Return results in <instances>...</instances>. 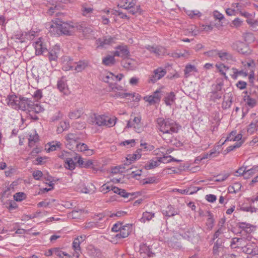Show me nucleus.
<instances>
[{"label":"nucleus","instance_id":"9d476101","mask_svg":"<svg viewBox=\"0 0 258 258\" xmlns=\"http://www.w3.org/2000/svg\"><path fill=\"white\" fill-rule=\"evenodd\" d=\"M115 49L116 50L113 52L114 56L126 58L130 55V51L126 45H118Z\"/></svg>","mask_w":258,"mask_h":258},{"label":"nucleus","instance_id":"9b49d317","mask_svg":"<svg viewBox=\"0 0 258 258\" xmlns=\"http://www.w3.org/2000/svg\"><path fill=\"white\" fill-rule=\"evenodd\" d=\"M242 251L247 254L252 255H258V247L254 243L249 242L242 247Z\"/></svg>","mask_w":258,"mask_h":258},{"label":"nucleus","instance_id":"052dcab7","mask_svg":"<svg viewBox=\"0 0 258 258\" xmlns=\"http://www.w3.org/2000/svg\"><path fill=\"white\" fill-rule=\"evenodd\" d=\"M97 223L94 222H89L85 224L84 228L85 229H91L93 228L97 227Z\"/></svg>","mask_w":258,"mask_h":258},{"label":"nucleus","instance_id":"473e14b6","mask_svg":"<svg viewBox=\"0 0 258 258\" xmlns=\"http://www.w3.org/2000/svg\"><path fill=\"white\" fill-rule=\"evenodd\" d=\"M82 114V111L81 110L78 109L76 110H73L69 112V117L70 118L72 119H75L79 118L81 114Z\"/></svg>","mask_w":258,"mask_h":258},{"label":"nucleus","instance_id":"37998d69","mask_svg":"<svg viewBox=\"0 0 258 258\" xmlns=\"http://www.w3.org/2000/svg\"><path fill=\"white\" fill-rule=\"evenodd\" d=\"M214 223V219L213 218V216L211 213L209 212L208 218L207 220L206 225L209 229H211L213 227Z\"/></svg>","mask_w":258,"mask_h":258},{"label":"nucleus","instance_id":"a18cd8bd","mask_svg":"<svg viewBox=\"0 0 258 258\" xmlns=\"http://www.w3.org/2000/svg\"><path fill=\"white\" fill-rule=\"evenodd\" d=\"M225 230V228L224 227H222V225L219 227L218 229L215 232L213 235L212 241H214L216 238H218L220 235L223 234Z\"/></svg>","mask_w":258,"mask_h":258},{"label":"nucleus","instance_id":"f257e3e1","mask_svg":"<svg viewBox=\"0 0 258 258\" xmlns=\"http://www.w3.org/2000/svg\"><path fill=\"white\" fill-rule=\"evenodd\" d=\"M53 24H49V32L52 35L70 36L74 33L76 25L73 22H62L58 19L52 20Z\"/></svg>","mask_w":258,"mask_h":258},{"label":"nucleus","instance_id":"338daca9","mask_svg":"<svg viewBox=\"0 0 258 258\" xmlns=\"http://www.w3.org/2000/svg\"><path fill=\"white\" fill-rule=\"evenodd\" d=\"M144 99L146 101L148 102L151 105L156 103V101H155L152 95L149 96L145 97Z\"/></svg>","mask_w":258,"mask_h":258},{"label":"nucleus","instance_id":"7c9ffc66","mask_svg":"<svg viewBox=\"0 0 258 258\" xmlns=\"http://www.w3.org/2000/svg\"><path fill=\"white\" fill-rule=\"evenodd\" d=\"M30 111H34L37 113H40V112L44 111V109L39 104H38V103L34 104L32 102V105H31V106L30 107Z\"/></svg>","mask_w":258,"mask_h":258},{"label":"nucleus","instance_id":"13d9d810","mask_svg":"<svg viewBox=\"0 0 258 258\" xmlns=\"http://www.w3.org/2000/svg\"><path fill=\"white\" fill-rule=\"evenodd\" d=\"M126 215V212L123 211H117L116 213H112L109 215V217L111 218H113L114 217H120L124 216Z\"/></svg>","mask_w":258,"mask_h":258},{"label":"nucleus","instance_id":"6ab92c4d","mask_svg":"<svg viewBox=\"0 0 258 258\" xmlns=\"http://www.w3.org/2000/svg\"><path fill=\"white\" fill-rule=\"evenodd\" d=\"M223 242L218 239L214 243L213 247V253L215 255H219L221 250H223Z\"/></svg>","mask_w":258,"mask_h":258},{"label":"nucleus","instance_id":"0eeeda50","mask_svg":"<svg viewBox=\"0 0 258 258\" xmlns=\"http://www.w3.org/2000/svg\"><path fill=\"white\" fill-rule=\"evenodd\" d=\"M141 121L140 116L135 117L132 121L131 120L127 121L126 127H133L136 132L141 133L143 131V124Z\"/></svg>","mask_w":258,"mask_h":258},{"label":"nucleus","instance_id":"f03ea898","mask_svg":"<svg viewBox=\"0 0 258 258\" xmlns=\"http://www.w3.org/2000/svg\"><path fill=\"white\" fill-rule=\"evenodd\" d=\"M157 123L159 130L163 135L169 138H171L173 134L177 133L180 127L175 121L169 118H158L157 119Z\"/></svg>","mask_w":258,"mask_h":258},{"label":"nucleus","instance_id":"e433bc0d","mask_svg":"<svg viewBox=\"0 0 258 258\" xmlns=\"http://www.w3.org/2000/svg\"><path fill=\"white\" fill-rule=\"evenodd\" d=\"M140 251H141V253L144 252V253H147V255L149 257H152V256H153L155 255V253L152 252L150 250V248L148 246H147L146 245H145V244H143V245L141 246V247H140Z\"/></svg>","mask_w":258,"mask_h":258},{"label":"nucleus","instance_id":"f3484780","mask_svg":"<svg viewBox=\"0 0 258 258\" xmlns=\"http://www.w3.org/2000/svg\"><path fill=\"white\" fill-rule=\"evenodd\" d=\"M145 48L151 53H153L158 56L164 55L165 52V49L162 46L147 45L145 46Z\"/></svg>","mask_w":258,"mask_h":258},{"label":"nucleus","instance_id":"39448f33","mask_svg":"<svg viewBox=\"0 0 258 258\" xmlns=\"http://www.w3.org/2000/svg\"><path fill=\"white\" fill-rule=\"evenodd\" d=\"M66 139V145L70 150L74 149L75 146L80 139V136L78 133H69L65 137Z\"/></svg>","mask_w":258,"mask_h":258},{"label":"nucleus","instance_id":"7ed1b4c3","mask_svg":"<svg viewBox=\"0 0 258 258\" xmlns=\"http://www.w3.org/2000/svg\"><path fill=\"white\" fill-rule=\"evenodd\" d=\"M136 3V0H119L117 6L122 9L128 10L130 14L135 15L137 13V10L134 8Z\"/></svg>","mask_w":258,"mask_h":258},{"label":"nucleus","instance_id":"2f4dec72","mask_svg":"<svg viewBox=\"0 0 258 258\" xmlns=\"http://www.w3.org/2000/svg\"><path fill=\"white\" fill-rule=\"evenodd\" d=\"M193 71L197 72V70L195 66L191 64L186 65L184 71L185 77L187 78Z\"/></svg>","mask_w":258,"mask_h":258},{"label":"nucleus","instance_id":"774afa93","mask_svg":"<svg viewBox=\"0 0 258 258\" xmlns=\"http://www.w3.org/2000/svg\"><path fill=\"white\" fill-rule=\"evenodd\" d=\"M206 200L210 203H213L216 201L217 198L215 195L209 194L206 196Z\"/></svg>","mask_w":258,"mask_h":258},{"label":"nucleus","instance_id":"b1692460","mask_svg":"<svg viewBox=\"0 0 258 258\" xmlns=\"http://www.w3.org/2000/svg\"><path fill=\"white\" fill-rule=\"evenodd\" d=\"M57 88L59 90L62 92L64 94H67L68 92V88L67 85L63 79H61L57 82Z\"/></svg>","mask_w":258,"mask_h":258},{"label":"nucleus","instance_id":"1a4fd4ad","mask_svg":"<svg viewBox=\"0 0 258 258\" xmlns=\"http://www.w3.org/2000/svg\"><path fill=\"white\" fill-rule=\"evenodd\" d=\"M166 74L165 69L162 68H158L153 71V74L150 77V82L155 83L161 79Z\"/></svg>","mask_w":258,"mask_h":258},{"label":"nucleus","instance_id":"4c0bfd02","mask_svg":"<svg viewBox=\"0 0 258 258\" xmlns=\"http://www.w3.org/2000/svg\"><path fill=\"white\" fill-rule=\"evenodd\" d=\"M222 94L223 92H217L213 90L211 92L210 99L212 101H215L216 100L220 99L221 98Z\"/></svg>","mask_w":258,"mask_h":258},{"label":"nucleus","instance_id":"4d7b16f0","mask_svg":"<svg viewBox=\"0 0 258 258\" xmlns=\"http://www.w3.org/2000/svg\"><path fill=\"white\" fill-rule=\"evenodd\" d=\"M109 86L111 88V91L112 92H116L117 90H122L123 88L121 86L118 85L116 84L111 83L109 84Z\"/></svg>","mask_w":258,"mask_h":258},{"label":"nucleus","instance_id":"393cba45","mask_svg":"<svg viewBox=\"0 0 258 258\" xmlns=\"http://www.w3.org/2000/svg\"><path fill=\"white\" fill-rule=\"evenodd\" d=\"M114 55H108L102 59V64L105 66H110L115 64V60Z\"/></svg>","mask_w":258,"mask_h":258},{"label":"nucleus","instance_id":"2eb2a0df","mask_svg":"<svg viewBox=\"0 0 258 258\" xmlns=\"http://www.w3.org/2000/svg\"><path fill=\"white\" fill-rule=\"evenodd\" d=\"M34 46L35 48L36 54H44L47 52V49L42 42V38H39L38 40L34 43Z\"/></svg>","mask_w":258,"mask_h":258},{"label":"nucleus","instance_id":"c9c22d12","mask_svg":"<svg viewBox=\"0 0 258 258\" xmlns=\"http://www.w3.org/2000/svg\"><path fill=\"white\" fill-rule=\"evenodd\" d=\"M140 251H141V253L144 252V253H147V255L149 257H152V256H153L155 255V253L152 252L150 250V248L148 246H147L146 245H145V244H143V245L141 246V247H140Z\"/></svg>","mask_w":258,"mask_h":258},{"label":"nucleus","instance_id":"bb28decb","mask_svg":"<svg viewBox=\"0 0 258 258\" xmlns=\"http://www.w3.org/2000/svg\"><path fill=\"white\" fill-rule=\"evenodd\" d=\"M116 120L117 118L115 116H113L112 118H109L105 116L104 126L108 127L113 126L115 124Z\"/></svg>","mask_w":258,"mask_h":258},{"label":"nucleus","instance_id":"c756f323","mask_svg":"<svg viewBox=\"0 0 258 258\" xmlns=\"http://www.w3.org/2000/svg\"><path fill=\"white\" fill-rule=\"evenodd\" d=\"M243 239L241 238L234 237L233 238L230 242V246L232 248H235L239 245H242V241Z\"/></svg>","mask_w":258,"mask_h":258},{"label":"nucleus","instance_id":"423d86ee","mask_svg":"<svg viewBox=\"0 0 258 258\" xmlns=\"http://www.w3.org/2000/svg\"><path fill=\"white\" fill-rule=\"evenodd\" d=\"M104 115H99L95 113L91 114L88 119V122L89 124L99 126H104Z\"/></svg>","mask_w":258,"mask_h":258},{"label":"nucleus","instance_id":"20e7f679","mask_svg":"<svg viewBox=\"0 0 258 258\" xmlns=\"http://www.w3.org/2000/svg\"><path fill=\"white\" fill-rule=\"evenodd\" d=\"M116 38L114 36L110 35L105 36L101 38H98L96 40V45L97 48H105L107 46L112 45L115 43Z\"/></svg>","mask_w":258,"mask_h":258},{"label":"nucleus","instance_id":"f704fd0d","mask_svg":"<svg viewBox=\"0 0 258 258\" xmlns=\"http://www.w3.org/2000/svg\"><path fill=\"white\" fill-rule=\"evenodd\" d=\"M154 217V213L145 212L143 214V216L141 219L142 222L145 223L146 221H150L153 217Z\"/></svg>","mask_w":258,"mask_h":258},{"label":"nucleus","instance_id":"c03bdc74","mask_svg":"<svg viewBox=\"0 0 258 258\" xmlns=\"http://www.w3.org/2000/svg\"><path fill=\"white\" fill-rule=\"evenodd\" d=\"M26 198V194L22 192H17L14 195V200L17 202H21L25 199Z\"/></svg>","mask_w":258,"mask_h":258},{"label":"nucleus","instance_id":"c85d7f7f","mask_svg":"<svg viewBox=\"0 0 258 258\" xmlns=\"http://www.w3.org/2000/svg\"><path fill=\"white\" fill-rule=\"evenodd\" d=\"M160 164L159 162V160L158 158L156 160H150L148 163L145 164V168L147 170H149L151 169H153L157 166H158Z\"/></svg>","mask_w":258,"mask_h":258},{"label":"nucleus","instance_id":"dca6fc26","mask_svg":"<svg viewBox=\"0 0 258 258\" xmlns=\"http://www.w3.org/2000/svg\"><path fill=\"white\" fill-rule=\"evenodd\" d=\"M60 52V47L58 45H55L47 53V56L50 61H56L58 58V54Z\"/></svg>","mask_w":258,"mask_h":258},{"label":"nucleus","instance_id":"5fc2aeb1","mask_svg":"<svg viewBox=\"0 0 258 258\" xmlns=\"http://www.w3.org/2000/svg\"><path fill=\"white\" fill-rule=\"evenodd\" d=\"M71 153L72 152H69L67 151H63L61 152V153L58 156L59 158L63 159H65L66 161L67 159H68L70 157L71 155Z\"/></svg>","mask_w":258,"mask_h":258},{"label":"nucleus","instance_id":"a211bd4d","mask_svg":"<svg viewBox=\"0 0 258 258\" xmlns=\"http://www.w3.org/2000/svg\"><path fill=\"white\" fill-rule=\"evenodd\" d=\"M87 66V61L81 60L78 62H75L73 66L70 67V69L74 70L78 72H80L84 70Z\"/></svg>","mask_w":258,"mask_h":258},{"label":"nucleus","instance_id":"8fccbe9b","mask_svg":"<svg viewBox=\"0 0 258 258\" xmlns=\"http://www.w3.org/2000/svg\"><path fill=\"white\" fill-rule=\"evenodd\" d=\"M53 252L54 254L56 255L57 256L60 257H61L62 254L64 256H70L67 253L63 252L60 250V249L58 247L53 248Z\"/></svg>","mask_w":258,"mask_h":258},{"label":"nucleus","instance_id":"ea45409f","mask_svg":"<svg viewBox=\"0 0 258 258\" xmlns=\"http://www.w3.org/2000/svg\"><path fill=\"white\" fill-rule=\"evenodd\" d=\"M65 163L66 164V167L67 169L71 170L75 169L76 164L72 158L70 157L68 159H67Z\"/></svg>","mask_w":258,"mask_h":258},{"label":"nucleus","instance_id":"bf43d9fd","mask_svg":"<svg viewBox=\"0 0 258 258\" xmlns=\"http://www.w3.org/2000/svg\"><path fill=\"white\" fill-rule=\"evenodd\" d=\"M42 175L43 173L40 170H37L34 171L33 173V176L36 180H39Z\"/></svg>","mask_w":258,"mask_h":258},{"label":"nucleus","instance_id":"f8f14e48","mask_svg":"<svg viewBox=\"0 0 258 258\" xmlns=\"http://www.w3.org/2000/svg\"><path fill=\"white\" fill-rule=\"evenodd\" d=\"M132 231V225L127 224L121 227L119 233L115 235V237L116 239L124 238L127 237Z\"/></svg>","mask_w":258,"mask_h":258},{"label":"nucleus","instance_id":"412c9836","mask_svg":"<svg viewBox=\"0 0 258 258\" xmlns=\"http://www.w3.org/2000/svg\"><path fill=\"white\" fill-rule=\"evenodd\" d=\"M162 213L166 217H170L178 214L177 211L171 205L168 206L165 210H163Z\"/></svg>","mask_w":258,"mask_h":258},{"label":"nucleus","instance_id":"5701e85b","mask_svg":"<svg viewBox=\"0 0 258 258\" xmlns=\"http://www.w3.org/2000/svg\"><path fill=\"white\" fill-rule=\"evenodd\" d=\"M165 95V92L162 88H160L155 91L152 95L156 103H158L161 98Z\"/></svg>","mask_w":258,"mask_h":258},{"label":"nucleus","instance_id":"6e6d98bb","mask_svg":"<svg viewBox=\"0 0 258 258\" xmlns=\"http://www.w3.org/2000/svg\"><path fill=\"white\" fill-rule=\"evenodd\" d=\"M245 170H246L245 167H243V166L239 168L236 170V171L235 172V173L236 174H235L234 175L237 176H240V175H242L244 177Z\"/></svg>","mask_w":258,"mask_h":258},{"label":"nucleus","instance_id":"3c124183","mask_svg":"<svg viewBox=\"0 0 258 258\" xmlns=\"http://www.w3.org/2000/svg\"><path fill=\"white\" fill-rule=\"evenodd\" d=\"M240 210L241 211H242L244 212H250L251 213H252L253 212H256L257 211L256 208L251 207V206H249V207L241 206L240 208Z\"/></svg>","mask_w":258,"mask_h":258},{"label":"nucleus","instance_id":"864d4df0","mask_svg":"<svg viewBox=\"0 0 258 258\" xmlns=\"http://www.w3.org/2000/svg\"><path fill=\"white\" fill-rule=\"evenodd\" d=\"M90 255L93 257H98L100 255V252L98 249H95L94 247L91 246Z\"/></svg>","mask_w":258,"mask_h":258},{"label":"nucleus","instance_id":"0e129e2a","mask_svg":"<svg viewBox=\"0 0 258 258\" xmlns=\"http://www.w3.org/2000/svg\"><path fill=\"white\" fill-rule=\"evenodd\" d=\"M36 36V32L34 31H30L25 33V36L27 39H32Z\"/></svg>","mask_w":258,"mask_h":258},{"label":"nucleus","instance_id":"ddd939ff","mask_svg":"<svg viewBox=\"0 0 258 258\" xmlns=\"http://www.w3.org/2000/svg\"><path fill=\"white\" fill-rule=\"evenodd\" d=\"M233 49L236 50L239 53L245 54L248 53V48L247 45L241 41H236L232 45Z\"/></svg>","mask_w":258,"mask_h":258},{"label":"nucleus","instance_id":"69168bd1","mask_svg":"<svg viewBox=\"0 0 258 258\" xmlns=\"http://www.w3.org/2000/svg\"><path fill=\"white\" fill-rule=\"evenodd\" d=\"M232 73L230 74L232 78L234 80H237L238 76V71L236 68H233L231 69Z\"/></svg>","mask_w":258,"mask_h":258},{"label":"nucleus","instance_id":"58836bf2","mask_svg":"<svg viewBox=\"0 0 258 258\" xmlns=\"http://www.w3.org/2000/svg\"><path fill=\"white\" fill-rule=\"evenodd\" d=\"M244 100L246 102V104L250 107H254L256 104V100L250 97L249 96H245L244 97Z\"/></svg>","mask_w":258,"mask_h":258},{"label":"nucleus","instance_id":"e2e57ef3","mask_svg":"<svg viewBox=\"0 0 258 258\" xmlns=\"http://www.w3.org/2000/svg\"><path fill=\"white\" fill-rule=\"evenodd\" d=\"M236 133L235 131H232L229 134V135L226 138L225 140L221 143V145H223L224 144V143L226 141H232V140L234 141V139L235 137V135H236Z\"/></svg>","mask_w":258,"mask_h":258},{"label":"nucleus","instance_id":"cd10ccee","mask_svg":"<svg viewBox=\"0 0 258 258\" xmlns=\"http://www.w3.org/2000/svg\"><path fill=\"white\" fill-rule=\"evenodd\" d=\"M257 172L258 166H254L249 169H246L244 178L248 179L253 176Z\"/></svg>","mask_w":258,"mask_h":258},{"label":"nucleus","instance_id":"49530a36","mask_svg":"<svg viewBox=\"0 0 258 258\" xmlns=\"http://www.w3.org/2000/svg\"><path fill=\"white\" fill-rule=\"evenodd\" d=\"M75 147L78 151L84 152L88 150L87 145L84 143H77Z\"/></svg>","mask_w":258,"mask_h":258},{"label":"nucleus","instance_id":"a878e982","mask_svg":"<svg viewBox=\"0 0 258 258\" xmlns=\"http://www.w3.org/2000/svg\"><path fill=\"white\" fill-rule=\"evenodd\" d=\"M216 67L221 74L224 77V79L225 80H228V78L226 75L225 72L229 70V68L223 63L217 64L216 65Z\"/></svg>","mask_w":258,"mask_h":258},{"label":"nucleus","instance_id":"603ef678","mask_svg":"<svg viewBox=\"0 0 258 258\" xmlns=\"http://www.w3.org/2000/svg\"><path fill=\"white\" fill-rule=\"evenodd\" d=\"M220 51L215 49L207 51L205 53L207 56L211 57H215L217 56H219Z\"/></svg>","mask_w":258,"mask_h":258},{"label":"nucleus","instance_id":"72a5a7b5","mask_svg":"<svg viewBox=\"0 0 258 258\" xmlns=\"http://www.w3.org/2000/svg\"><path fill=\"white\" fill-rule=\"evenodd\" d=\"M49 148L47 149L48 152L54 151L57 150V148H60L61 144L58 142H52L48 144Z\"/></svg>","mask_w":258,"mask_h":258},{"label":"nucleus","instance_id":"de8ad7c7","mask_svg":"<svg viewBox=\"0 0 258 258\" xmlns=\"http://www.w3.org/2000/svg\"><path fill=\"white\" fill-rule=\"evenodd\" d=\"M39 136L37 134L34 136H30L29 138V145L32 147L34 145L35 143L38 141Z\"/></svg>","mask_w":258,"mask_h":258},{"label":"nucleus","instance_id":"6e6552de","mask_svg":"<svg viewBox=\"0 0 258 258\" xmlns=\"http://www.w3.org/2000/svg\"><path fill=\"white\" fill-rule=\"evenodd\" d=\"M18 105V108L17 110L20 109L23 111L28 110L30 111V108L31 105H32V101L28 98L20 96Z\"/></svg>","mask_w":258,"mask_h":258},{"label":"nucleus","instance_id":"79ce46f5","mask_svg":"<svg viewBox=\"0 0 258 258\" xmlns=\"http://www.w3.org/2000/svg\"><path fill=\"white\" fill-rule=\"evenodd\" d=\"M219 154L216 150H211L209 153L204 154L201 156L202 160L206 159L209 157L217 156Z\"/></svg>","mask_w":258,"mask_h":258},{"label":"nucleus","instance_id":"09e8293b","mask_svg":"<svg viewBox=\"0 0 258 258\" xmlns=\"http://www.w3.org/2000/svg\"><path fill=\"white\" fill-rule=\"evenodd\" d=\"M81 241L79 237L76 238L73 242V248L75 251H80Z\"/></svg>","mask_w":258,"mask_h":258},{"label":"nucleus","instance_id":"aec40b11","mask_svg":"<svg viewBox=\"0 0 258 258\" xmlns=\"http://www.w3.org/2000/svg\"><path fill=\"white\" fill-rule=\"evenodd\" d=\"M166 96L164 98L165 104L167 106H171L174 102L176 99L175 95L174 92H170L166 94Z\"/></svg>","mask_w":258,"mask_h":258},{"label":"nucleus","instance_id":"4468645a","mask_svg":"<svg viewBox=\"0 0 258 258\" xmlns=\"http://www.w3.org/2000/svg\"><path fill=\"white\" fill-rule=\"evenodd\" d=\"M20 96H17L15 94L9 95L8 96L6 101L9 106H11L15 109L18 108V105L19 102Z\"/></svg>","mask_w":258,"mask_h":258},{"label":"nucleus","instance_id":"4be33fe9","mask_svg":"<svg viewBox=\"0 0 258 258\" xmlns=\"http://www.w3.org/2000/svg\"><path fill=\"white\" fill-rule=\"evenodd\" d=\"M219 57L222 61H233L234 60L232 55L225 51H220Z\"/></svg>","mask_w":258,"mask_h":258},{"label":"nucleus","instance_id":"a19ab883","mask_svg":"<svg viewBox=\"0 0 258 258\" xmlns=\"http://www.w3.org/2000/svg\"><path fill=\"white\" fill-rule=\"evenodd\" d=\"M186 13L191 18H194L196 17H200L202 16L201 13L198 10H188Z\"/></svg>","mask_w":258,"mask_h":258},{"label":"nucleus","instance_id":"680f3d73","mask_svg":"<svg viewBox=\"0 0 258 258\" xmlns=\"http://www.w3.org/2000/svg\"><path fill=\"white\" fill-rule=\"evenodd\" d=\"M247 83L243 81H239L236 84V87L240 90L245 89L246 87Z\"/></svg>","mask_w":258,"mask_h":258}]
</instances>
